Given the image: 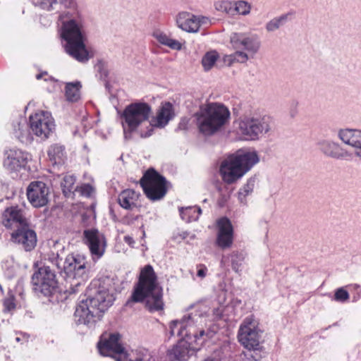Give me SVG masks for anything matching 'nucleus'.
Masks as SVG:
<instances>
[{"instance_id": "49", "label": "nucleus", "mask_w": 361, "mask_h": 361, "mask_svg": "<svg viewBox=\"0 0 361 361\" xmlns=\"http://www.w3.org/2000/svg\"><path fill=\"white\" fill-rule=\"evenodd\" d=\"M61 3H66L68 0H60Z\"/></svg>"}, {"instance_id": "24", "label": "nucleus", "mask_w": 361, "mask_h": 361, "mask_svg": "<svg viewBox=\"0 0 361 361\" xmlns=\"http://www.w3.org/2000/svg\"><path fill=\"white\" fill-rule=\"evenodd\" d=\"M180 28L188 32H196L200 27V18L188 13H180L176 20Z\"/></svg>"}, {"instance_id": "45", "label": "nucleus", "mask_w": 361, "mask_h": 361, "mask_svg": "<svg viewBox=\"0 0 361 361\" xmlns=\"http://www.w3.org/2000/svg\"><path fill=\"white\" fill-rule=\"evenodd\" d=\"M124 241L131 247H133V245L135 244L133 238L129 235H126L124 237Z\"/></svg>"}, {"instance_id": "43", "label": "nucleus", "mask_w": 361, "mask_h": 361, "mask_svg": "<svg viewBox=\"0 0 361 361\" xmlns=\"http://www.w3.org/2000/svg\"><path fill=\"white\" fill-rule=\"evenodd\" d=\"M185 212V219H183V220H185L186 221H190L192 220H197L198 219V216H194L193 214L195 213L193 211H184Z\"/></svg>"}, {"instance_id": "8", "label": "nucleus", "mask_w": 361, "mask_h": 361, "mask_svg": "<svg viewBox=\"0 0 361 361\" xmlns=\"http://www.w3.org/2000/svg\"><path fill=\"white\" fill-rule=\"evenodd\" d=\"M114 300L113 295L106 290L97 291L92 297L82 300L76 307L75 317L79 324H90L100 319L104 312Z\"/></svg>"}, {"instance_id": "34", "label": "nucleus", "mask_w": 361, "mask_h": 361, "mask_svg": "<svg viewBox=\"0 0 361 361\" xmlns=\"http://www.w3.org/2000/svg\"><path fill=\"white\" fill-rule=\"evenodd\" d=\"M244 259V257L242 253H239L238 252H233L231 255V265L233 269L235 272H238L240 271V267L242 265V262Z\"/></svg>"}, {"instance_id": "25", "label": "nucleus", "mask_w": 361, "mask_h": 361, "mask_svg": "<svg viewBox=\"0 0 361 361\" xmlns=\"http://www.w3.org/2000/svg\"><path fill=\"white\" fill-rule=\"evenodd\" d=\"M174 116L173 107L171 103L164 102L162 103L159 107L157 116L154 118L153 128H164L169 122L170 120Z\"/></svg>"}, {"instance_id": "32", "label": "nucleus", "mask_w": 361, "mask_h": 361, "mask_svg": "<svg viewBox=\"0 0 361 361\" xmlns=\"http://www.w3.org/2000/svg\"><path fill=\"white\" fill-rule=\"evenodd\" d=\"M48 155L54 164L60 163L64 157V147L62 145H51L48 150Z\"/></svg>"}, {"instance_id": "31", "label": "nucleus", "mask_w": 361, "mask_h": 361, "mask_svg": "<svg viewBox=\"0 0 361 361\" xmlns=\"http://www.w3.org/2000/svg\"><path fill=\"white\" fill-rule=\"evenodd\" d=\"M290 16V13H286L271 19L266 24V30L271 32L279 29L288 21Z\"/></svg>"}, {"instance_id": "23", "label": "nucleus", "mask_w": 361, "mask_h": 361, "mask_svg": "<svg viewBox=\"0 0 361 361\" xmlns=\"http://www.w3.org/2000/svg\"><path fill=\"white\" fill-rule=\"evenodd\" d=\"M27 156L21 151L11 150L4 161V166L8 170L18 171L27 164Z\"/></svg>"}, {"instance_id": "44", "label": "nucleus", "mask_w": 361, "mask_h": 361, "mask_svg": "<svg viewBox=\"0 0 361 361\" xmlns=\"http://www.w3.org/2000/svg\"><path fill=\"white\" fill-rule=\"evenodd\" d=\"M198 268H199V269L197 270V276H199L200 278L205 277V276L207 274V268L203 264H200L198 266Z\"/></svg>"}, {"instance_id": "41", "label": "nucleus", "mask_w": 361, "mask_h": 361, "mask_svg": "<svg viewBox=\"0 0 361 361\" xmlns=\"http://www.w3.org/2000/svg\"><path fill=\"white\" fill-rule=\"evenodd\" d=\"M56 0H37L36 4L41 8L50 11L53 8L54 4H56Z\"/></svg>"}, {"instance_id": "29", "label": "nucleus", "mask_w": 361, "mask_h": 361, "mask_svg": "<svg viewBox=\"0 0 361 361\" xmlns=\"http://www.w3.org/2000/svg\"><path fill=\"white\" fill-rule=\"evenodd\" d=\"M255 184L254 178H250L247 183L240 188L238 192V198L241 204H247V197L252 194L253 192Z\"/></svg>"}, {"instance_id": "3", "label": "nucleus", "mask_w": 361, "mask_h": 361, "mask_svg": "<svg viewBox=\"0 0 361 361\" xmlns=\"http://www.w3.org/2000/svg\"><path fill=\"white\" fill-rule=\"evenodd\" d=\"M143 301L145 302L147 309L151 312L164 309L162 289L158 285L157 275L150 264L145 266L141 269L138 282L126 305H129L131 302Z\"/></svg>"}, {"instance_id": "35", "label": "nucleus", "mask_w": 361, "mask_h": 361, "mask_svg": "<svg viewBox=\"0 0 361 361\" xmlns=\"http://www.w3.org/2000/svg\"><path fill=\"white\" fill-rule=\"evenodd\" d=\"M238 49L229 56L232 62L245 63L249 59L248 54Z\"/></svg>"}, {"instance_id": "20", "label": "nucleus", "mask_w": 361, "mask_h": 361, "mask_svg": "<svg viewBox=\"0 0 361 361\" xmlns=\"http://www.w3.org/2000/svg\"><path fill=\"white\" fill-rule=\"evenodd\" d=\"M319 149L326 157L336 159H347L350 154L339 143L331 140H321L317 142Z\"/></svg>"}, {"instance_id": "37", "label": "nucleus", "mask_w": 361, "mask_h": 361, "mask_svg": "<svg viewBox=\"0 0 361 361\" xmlns=\"http://www.w3.org/2000/svg\"><path fill=\"white\" fill-rule=\"evenodd\" d=\"M350 298L348 292L343 288H339L335 291L334 300L338 302H345Z\"/></svg>"}, {"instance_id": "2", "label": "nucleus", "mask_w": 361, "mask_h": 361, "mask_svg": "<svg viewBox=\"0 0 361 361\" xmlns=\"http://www.w3.org/2000/svg\"><path fill=\"white\" fill-rule=\"evenodd\" d=\"M59 20L62 23L61 37L66 42V51L77 61L87 62L92 56L84 43L85 32L82 18L78 14L74 16L66 12L59 16Z\"/></svg>"}, {"instance_id": "13", "label": "nucleus", "mask_w": 361, "mask_h": 361, "mask_svg": "<svg viewBox=\"0 0 361 361\" xmlns=\"http://www.w3.org/2000/svg\"><path fill=\"white\" fill-rule=\"evenodd\" d=\"M83 236L84 243L88 246L90 253L98 258L101 257L106 246L104 235L96 228H90L83 231Z\"/></svg>"}, {"instance_id": "30", "label": "nucleus", "mask_w": 361, "mask_h": 361, "mask_svg": "<svg viewBox=\"0 0 361 361\" xmlns=\"http://www.w3.org/2000/svg\"><path fill=\"white\" fill-rule=\"evenodd\" d=\"M81 85L79 82H70L66 85V96L68 101L76 102L80 99V89Z\"/></svg>"}, {"instance_id": "15", "label": "nucleus", "mask_w": 361, "mask_h": 361, "mask_svg": "<svg viewBox=\"0 0 361 361\" xmlns=\"http://www.w3.org/2000/svg\"><path fill=\"white\" fill-rule=\"evenodd\" d=\"M49 190L42 181L32 182L27 189V199L35 207L45 206L49 201Z\"/></svg>"}, {"instance_id": "26", "label": "nucleus", "mask_w": 361, "mask_h": 361, "mask_svg": "<svg viewBox=\"0 0 361 361\" xmlns=\"http://www.w3.org/2000/svg\"><path fill=\"white\" fill-rule=\"evenodd\" d=\"M138 196V194L133 190H125L119 194L118 201L122 208L132 209L136 207Z\"/></svg>"}, {"instance_id": "4", "label": "nucleus", "mask_w": 361, "mask_h": 361, "mask_svg": "<svg viewBox=\"0 0 361 361\" xmlns=\"http://www.w3.org/2000/svg\"><path fill=\"white\" fill-rule=\"evenodd\" d=\"M46 260L50 262L59 272H63L70 287L66 290L69 294H75L80 291L87 279L86 261L83 256L69 255L64 262L59 257L58 253L53 252L47 255Z\"/></svg>"}, {"instance_id": "16", "label": "nucleus", "mask_w": 361, "mask_h": 361, "mask_svg": "<svg viewBox=\"0 0 361 361\" xmlns=\"http://www.w3.org/2000/svg\"><path fill=\"white\" fill-rule=\"evenodd\" d=\"M216 245L222 250L230 248L233 243V228L231 221L222 217L216 221Z\"/></svg>"}, {"instance_id": "27", "label": "nucleus", "mask_w": 361, "mask_h": 361, "mask_svg": "<svg viewBox=\"0 0 361 361\" xmlns=\"http://www.w3.org/2000/svg\"><path fill=\"white\" fill-rule=\"evenodd\" d=\"M153 35L160 44L171 49L179 51L182 49V44L179 41L170 38L164 32H156Z\"/></svg>"}, {"instance_id": "28", "label": "nucleus", "mask_w": 361, "mask_h": 361, "mask_svg": "<svg viewBox=\"0 0 361 361\" xmlns=\"http://www.w3.org/2000/svg\"><path fill=\"white\" fill-rule=\"evenodd\" d=\"M75 181L76 178L73 175L67 174L63 178L61 186L66 197H69L74 195V192L76 191Z\"/></svg>"}, {"instance_id": "47", "label": "nucleus", "mask_w": 361, "mask_h": 361, "mask_svg": "<svg viewBox=\"0 0 361 361\" xmlns=\"http://www.w3.org/2000/svg\"><path fill=\"white\" fill-rule=\"evenodd\" d=\"M204 361H219L217 359L212 358V357H207Z\"/></svg>"}, {"instance_id": "36", "label": "nucleus", "mask_w": 361, "mask_h": 361, "mask_svg": "<svg viewBox=\"0 0 361 361\" xmlns=\"http://www.w3.org/2000/svg\"><path fill=\"white\" fill-rule=\"evenodd\" d=\"M236 12L241 15H247L250 12V4L244 1H236L234 4Z\"/></svg>"}, {"instance_id": "42", "label": "nucleus", "mask_w": 361, "mask_h": 361, "mask_svg": "<svg viewBox=\"0 0 361 361\" xmlns=\"http://www.w3.org/2000/svg\"><path fill=\"white\" fill-rule=\"evenodd\" d=\"M193 211L194 212H197V216H200L202 214V209L199 207H180L179 212L182 219H185V212L184 211Z\"/></svg>"}, {"instance_id": "1", "label": "nucleus", "mask_w": 361, "mask_h": 361, "mask_svg": "<svg viewBox=\"0 0 361 361\" xmlns=\"http://www.w3.org/2000/svg\"><path fill=\"white\" fill-rule=\"evenodd\" d=\"M195 322V319L190 314L184 315L180 320L170 322L171 336L177 335L182 339L169 350V361H185L189 350H198L207 340L213 338L216 333L214 331L199 329Z\"/></svg>"}, {"instance_id": "7", "label": "nucleus", "mask_w": 361, "mask_h": 361, "mask_svg": "<svg viewBox=\"0 0 361 361\" xmlns=\"http://www.w3.org/2000/svg\"><path fill=\"white\" fill-rule=\"evenodd\" d=\"M262 335L263 331L259 328L257 322L252 317H246L238 330V339L247 350L242 353L247 361H259L262 358Z\"/></svg>"}, {"instance_id": "10", "label": "nucleus", "mask_w": 361, "mask_h": 361, "mask_svg": "<svg viewBox=\"0 0 361 361\" xmlns=\"http://www.w3.org/2000/svg\"><path fill=\"white\" fill-rule=\"evenodd\" d=\"M167 181L155 169L150 168L140 180V184L147 198L156 201L163 198L167 192Z\"/></svg>"}, {"instance_id": "21", "label": "nucleus", "mask_w": 361, "mask_h": 361, "mask_svg": "<svg viewBox=\"0 0 361 361\" xmlns=\"http://www.w3.org/2000/svg\"><path fill=\"white\" fill-rule=\"evenodd\" d=\"M338 137L345 144L355 149V154L361 158V130L359 129H341Z\"/></svg>"}, {"instance_id": "38", "label": "nucleus", "mask_w": 361, "mask_h": 361, "mask_svg": "<svg viewBox=\"0 0 361 361\" xmlns=\"http://www.w3.org/2000/svg\"><path fill=\"white\" fill-rule=\"evenodd\" d=\"M14 134L16 137L18 139L23 138L27 134V128L25 123H17L16 125H14Z\"/></svg>"}, {"instance_id": "6", "label": "nucleus", "mask_w": 361, "mask_h": 361, "mask_svg": "<svg viewBox=\"0 0 361 361\" xmlns=\"http://www.w3.org/2000/svg\"><path fill=\"white\" fill-rule=\"evenodd\" d=\"M195 118L199 132L204 136H212L228 123L231 113L224 104L210 102L201 105Z\"/></svg>"}, {"instance_id": "18", "label": "nucleus", "mask_w": 361, "mask_h": 361, "mask_svg": "<svg viewBox=\"0 0 361 361\" xmlns=\"http://www.w3.org/2000/svg\"><path fill=\"white\" fill-rule=\"evenodd\" d=\"M2 224L7 228L16 230L27 224L24 210L18 206L7 207L2 214Z\"/></svg>"}, {"instance_id": "19", "label": "nucleus", "mask_w": 361, "mask_h": 361, "mask_svg": "<svg viewBox=\"0 0 361 361\" xmlns=\"http://www.w3.org/2000/svg\"><path fill=\"white\" fill-rule=\"evenodd\" d=\"M220 173L223 180L228 184L236 182L245 174L233 156L222 161Z\"/></svg>"}, {"instance_id": "22", "label": "nucleus", "mask_w": 361, "mask_h": 361, "mask_svg": "<svg viewBox=\"0 0 361 361\" xmlns=\"http://www.w3.org/2000/svg\"><path fill=\"white\" fill-rule=\"evenodd\" d=\"M232 156L245 173L259 161V156L255 151L240 150Z\"/></svg>"}, {"instance_id": "39", "label": "nucleus", "mask_w": 361, "mask_h": 361, "mask_svg": "<svg viewBox=\"0 0 361 361\" xmlns=\"http://www.w3.org/2000/svg\"><path fill=\"white\" fill-rule=\"evenodd\" d=\"M76 191H78L82 196L90 197L94 192V188L91 185L87 183L77 186Z\"/></svg>"}, {"instance_id": "48", "label": "nucleus", "mask_w": 361, "mask_h": 361, "mask_svg": "<svg viewBox=\"0 0 361 361\" xmlns=\"http://www.w3.org/2000/svg\"><path fill=\"white\" fill-rule=\"evenodd\" d=\"M46 73H44V74H46ZM44 75V73H39V74H37V75H36V78H37V80H39V79H41V78H42V75Z\"/></svg>"}, {"instance_id": "12", "label": "nucleus", "mask_w": 361, "mask_h": 361, "mask_svg": "<svg viewBox=\"0 0 361 361\" xmlns=\"http://www.w3.org/2000/svg\"><path fill=\"white\" fill-rule=\"evenodd\" d=\"M32 132L41 139H47L55 128L54 121L50 113L39 111L30 116Z\"/></svg>"}, {"instance_id": "9", "label": "nucleus", "mask_w": 361, "mask_h": 361, "mask_svg": "<svg viewBox=\"0 0 361 361\" xmlns=\"http://www.w3.org/2000/svg\"><path fill=\"white\" fill-rule=\"evenodd\" d=\"M271 125L269 116L254 114L239 121L238 130L247 140H258L271 130Z\"/></svg>"}, {"instance_id": "17", "label": "nucleus", "mask_w": 361, "mask_h": 361, "mask_svg": "<svg viewBox=\"0 0 361 361\" xmlns=\"http://www.w3.org/2000/svg\"><path fill=\"white\" fill-rule=\"evenodd\" d=\"M11 240L27 252L32 250L37 245L36 233L29 228L28 224L15 230L11 235Z\"/></svg>"}, {"instance_id": "14", "label": "nucleus", "mask_w": 361, "mask_h": 361, "mask_svg": "<svg viewBox=\"0 0 361 361\" xmlns=\"http://www.w3.org/2000/svg\"><path fill=\"white\" fill-rule=\"evenodd\" d=\"M231 42L235 49H243L253 56L260 48V41L256 35L245 33H233Z\"/></svg>"}, {"instance_id": "40", "label": "nucleus", "mask_w": 361, "mask_h": 361, "mask_svg": "<svg viewBox=\"0 0 361 361\" xmlns=\"http://www.w3.org/2000/svg\"><path fill=\"white\" fill-rule=\"evenodd\" d=\"M16 303H15V298L14 296L11 295H8L6 298L4 300V311L6 312H10L16 308Z\"/></svg>"}, {"instance_id": "11", "label": "nucleus", "mask_w": 361, "mask_h": 361, "mask_svg": "<svg viewBox=\"0 0 361 361\" xmlns=\"http://www.w3.org/2000/svg\"><path fill=\"white\" fill-rule=\"evenodd\" d=\"M56 271V267L48 262L45 257L44 266L39 268L32 277V283L35 290L39 291L44 295H50L57 286L55 274Z\"/></svg>"}, {"instance_id": "33", "label": "nucleus", "mask_w": 361, "mask_h": 361, "mask_svg": "<svg viewBox=\"0 0 361 361\" xmlns=\"http://www.w3.org/2000/svg\"><path fill=\"white\" fill-rule=\"evenodd\" d=\"M219 59V54L216 51L207 52L202 59V64L204 71H209Z\"/></svg>"}, {"instance_id": "46", "label": "nucleus", "mask_w": 361, "mask_h": 361, "mask_svg": "<svg viewBox=\"0 0 361 361\" xmlns=\"http://www.w3.org/2000/svg\"><path fill=\"white\" fill-rule=\"evenodd\" d=\"M224 8H225V10L226 11L227 8L229 7V8H231V3H228V2H224Z\"/></svg>"}, {"instance_id": "5", "label": "nucleus", "mask_w": 361, "mask_h": 361, "mask_svg": "<svg viewBox=\"0 0 361 361\" xmlns=\"http://www.w3.org/2000/svg\"><path fill=\"white\" fill-rule=\"evenodd\" d=\"M151 114L152 107L145 102H134L126 106L121 115L125 138H130L133 133L143 138L151 136L153 133L152 123L149 121Z\"/></svg>"}]
</instances>
